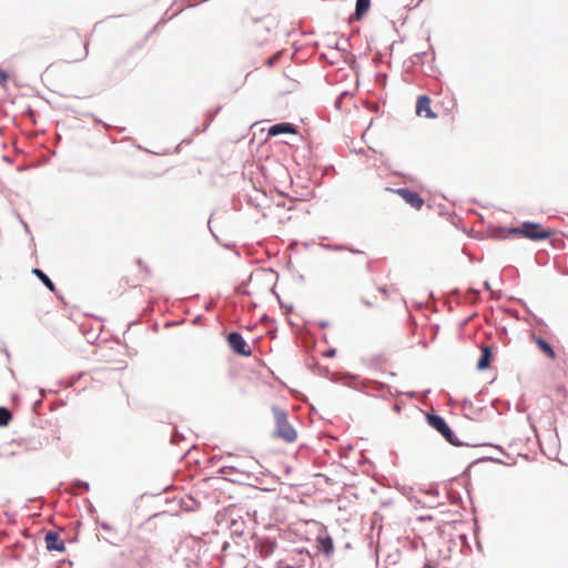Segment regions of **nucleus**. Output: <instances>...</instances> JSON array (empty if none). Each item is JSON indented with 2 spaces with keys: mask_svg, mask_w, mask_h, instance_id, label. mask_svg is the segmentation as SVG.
<instances>
[{
  "mask_svg": "<svg viewBox=\"0 0 568 568\" xmlns=\"http://www.w3.org/2000/svg\"><path fill=\"white\" fill-rule=\"evenodd\" d=\"M277 568H292V566L281 562Z\"/></svg>",
  "mask_w": 568,
  "mask_h": 568,
  "instance_id": "aec40b11",
  "label": "nucleus"
},
{
  "mask_svg": "<svg viewBox=\"0 0 568 568\" xmlns=\"http://www.w3.org/2000/svg\"><path fill=\"white\" fill-rule=\"evenodd\" d=\"M317 549L329 556L334 551V545L331 536L327 532H323L316 538Z\"/></svg>",
  "mask_w": 568,
  "mask_h": 568,
  "instance_id": "9d476101",
  "label": "nucleus"
},
{
  "mask_svg": "<svg viewBox=\"0 0 568 568\" xmlns=\"http://www.w3.org/2000/svg\"><path fill=\"white\" fill-rule=\"evenodd\" d=\"M227 343L235 353L242 356H250L252 354L250 346L239 333H230L227 336Z\"/></svg>",
  "mask_w": 568,
  "mask_h": 568,
  "instance_id": "39448f33",
  "label": "nucleus"
},
{
  "mask_svg": "<svg viewBox=\"0 0 568 568\" xmlns=\"http://www.w3.org/2000/svg\"><path fill=\"white\" fill-rule=\"evenodd\" d=\"M130 556L138 561L141 566H146L151 562V546L149 541L143 539L134 540L129 548Z\"/></svg>",
  "mask_w": 568,
  "mask_h": 568,
  "instance_id": "7ed1b4c3",
  "label": "nucleus"
},
{
  "mask_svg": "<svg viewBox=\"0 0 568 568\" xmlns=\"http://www.w3.org/2000/svg\"><path fill=\"white\" fill-rule=\"evenodd\" d=\"M295 128L290 123H277L268 129V135L275 136L278 134H294Z\"/></svg>",
  "mask_w": 568,
  "mask_h": 568,
  "instance_id": "9b49d317",
  "label": "nucleus"
},
{
  "mask_svg": "<svg viewBox=\"0 0 568 568\" xmlns=\"http://www.w3.org/2000/svg\"><path fill=\"white\" fill-rule=\"evenodd\" d=\"M336 351L334 348H331L324 353V356L326 357H333L335 355Z\"/></svg>",
  "mask_w": 568,
  "mask_h": 568,
  "instance_id": "f3484780",
  "label": "nucleus"
},
{
  "mask_svg": "<svg viewBox=\"0 0 568 568\" xmlns=\"http://www.w3.org/2000/svg\"><path fill=\"white\" fill-rule=\"evenodd\" d=\"M32 274H34L51 292H55V285L41 270L33 268Z\"/></svg>",
  "mask_w": 568,
  "mask_h": 568,
  "instance_id": "2eb2a0df",
  "label": "nucleus"
},
{
  "mask_svg": "<svg viewBox=\"0 0 568 568\" xmlns=\"http://www.w3.org/2000/svg\"><path fill=\"white\" fill-rule=\"evenodd\" d=\"M45 548L49 551H65V544L60 537V534L55 531H48L44 537Z\"/></svg>",
  "mask_w": 568,
  "mask_h": 568,
  "instance_id": "0eeeda50",
  "label": "nucleus"
},
{
  "mask_svg": "<svg viewBox=\"0 0 568 568\" xmlns=\"http://www.w3.org/2000/svg\"><path fill=\"white\" fill-rule=\"evenodd\" d=\"M389 192H394L398 194L408 205H410L415 210H420L424 205V200L422 196L414 191H410L409 189H386Z\"/></svg>",
  "mask_w": 568,
  "mask_h": 568,
  "instance_id": "20e7f679",
  "label": "nucleus"
},
{
  "mask_svg": "<svg viewBox=\"0 0 568 568\" xmlns=\"http://www.w3.org/2000/svg\"><path fill=\"white\" fill-rule=\"evenodd\" d=\"M429 425L435 428L438 433H440L445 439H447L449 443L453 442L454 433L447 425V423L444 420L443 417L438 415H428L427 417Z\"/></svg>",
  "mask_w": 568,
  "mask_h": 568,
  "instance_id": "423d86ee",
  "label": "nucleus"
},
{
  "mask_svg": "<svg viewBox=\"0 0 568 568\" xmlns=\"http://www.w3.org/2000/svg\"><path fill=\"white\" fill-rule=\"evenodd\" d=\"M426 568H432V567L427 566Z\"/></svg>",
  "mask_w": 568,
  "mask_h": 568,
  "instance_id": "412c9836",
  "label": "nucleus"
},
{
  "mask_svg": "<svg viewBox=\"0 0 568 568\" xmlns=\"http://www.w3.org/2000/svg\"><path fill=\"white\" fill-rule=\"evenodd\" d=\"M275 423L274 436L286 443H294L297 439V432L288 423L285 410L273 407L272 409Z\"/></svg>",
  "mask_w": 568,
  "mask_h": 568,
  "instance_id": "f257e3e1",
  "label": "nucleus"
},
{
  "mask_svg": "<svg viewBox=\"0 0 568 568\" xmlns=\"http://www.w3.org/2000/svg\"><path fill=\"white\" fill-rule=\"evenodd\" d=\"M509 234L520 235L531 241L547 240L552 235L550 230L544 229L539 223L525 222L518 227H513Z\"/></svg>",
  "mask_w": 568,
  "mask_h": 568,
  "instance_id": "f03ea898",
  "label": "nucleus"
},
{
  "mask_svg": "<svg viewBox=\"0 0 568 568\" xmlns=\"http://www.w3.org/2000/svg\"><path fill=\"white\" fill-rule=\"evenodd\" d=\"M363 303L366 305V306H374L376 304V301H368L367 298H363Z\"/></svg>",
  "mask_w": 568,
  "mask_h": 568,
  "instance_id": "a211bd4d",
  "label": "nucleus"
},
{
  "mask_svg": "<svg viewBox=\"0 0 568 568\" xmlns=\"http://www.w3.org/2000/svg\"><path fill=\"white\" fill-rule=\"evenodd\" d=\"M537 347L550 359L556 358V353L552 347L540 336H532Z\"/></svg>",
  "mask_w": 568,
  "mask_h": 568,
  "instance_id": "f8f14e48",
  "label": "nucleus"
},
{
  "mask_svg": "<svg viewBox=\"0 0 568 568\" xmlns=\"http://www.w3.org/2000/svg\"><path fill=\"white\" fill-rule=\"evenodd\" d=\"M276 548V542L270 538H262L255 545V550L261 558L270 557Z\"/></svg>",
  "mask_w": 568,
  "mask_h": 568,
  "instance_id": "6e6552de",
  "label": "nucleus"
},
{
  "mask_svg": "<svg viewBox=\"0 0 568 568\" xmlns=\"http://www.w3.org/2000/svg\"><path fill=\"white\" fill-rule=\"evenodd\" d=\"M378 291L384 295V298L388 297L387 291L383 287H379Z\"/></svg>",
  "mask_w": 568,
  "mask_h": 568,
  "instance_id": "6ab92c4d",
  "label": "nucleus"
},
{
  "mask_svg": "<svg viewBox=\"0 0 568 568\" xmlns=\"http://www.w3.org/2000/svg\"><path fill=\"white\" fill-rule=\"evenodd\" d=\"M490 358H491V352H490V347L489 346H483L481 347V355H480V358L477 363V368L479 371H484L486 368L489 367V364H490Z\"/></svg>",
  "mask_w": 568,
  "mask_h": 568,
  "instance_id": "ddd939ff",
  "label": "nucleus"
},
{
  "mask_svg": "<svg viewBox=\"0 0 568 568\" xmlns=\"http://www.w3.org/2000/svg\"><path fill=\"white\" fill-rule=\"evenodd\" d=\"M369 7H371V0H357L356 8H355L356 20H361L366 14V12L369 10Z\"/></svg>",
  "mask_w": 568,
  "mask_h": 568,
  "instance_id": "4468645a",
  "label": "nucleus"
},
{
  "mask_svg": "<svg viewBox=\"0 0 568 568\" xmlns=\"http://www.w3.org/2000/svg\"><path fill=\"white\" fill-rule=\"evenodd\" d=\"M416 113L419 116L434 119L436 115L430 109V99L427 95H419L416 104Z\"/></svg>",
  "mask_w": 568,
  "mask_h": 568,
  "instance_id": "1a4fd4ad",
  "label": "nucleus"
},
{
  "mask_svg": "<svg viewBox=\"0 0 568 568\" xmlns=\"http://www.w3.org/2000/svg\"><path fill=\"white\" fill-rule=\"evenodd\" d=\"M11 419V413L4 407H0V426H7Z\"/></svg>",
  "mask_w": 568,
  "mask_h": 568,
  "instance_id": "dca6fc26",
  "label": "nucleus"
}]
</instances>
